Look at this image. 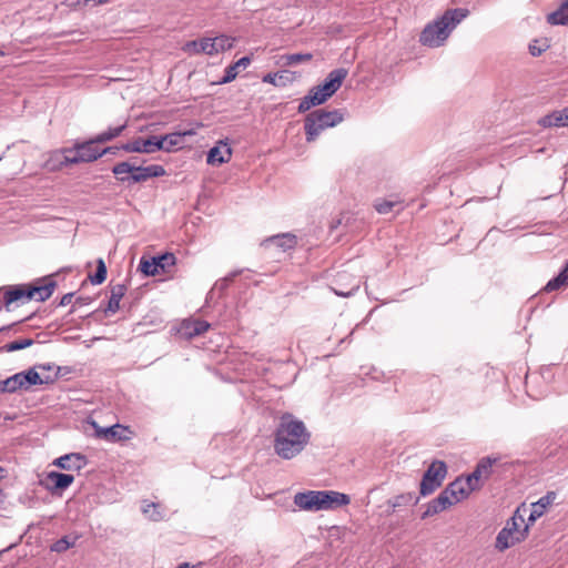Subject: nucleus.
I'll use <instances>...</instances> for the list:
<instances>
[{"mask_svg": "<svg viewBox=\"0 0 568 568\" xmlns=\"http://www.w3.org/2000/svg\"><path fill=\"white\" fill-rule=\"evenodd\" d=\"M399 203L396 201H381L375 203V209L379 214H387L392 212V210L398 205Z\"/></svg>", "mask_w": 568, "mask_h": 568, "instance_id": "a19ab883", "label": "nucleus"}, {"mask_svg": "<svg viewBox=\"0 0 568 568\" xmlns=\"http://www.w3.org/2000/svg\"><path fill=\"white\" fill-rule=\"evenodd\" d=\"M538 123L544 128L550 126H568V108L559 111H554L550 114L542 116Z\"/></svg>", "mask_w": 568, "mask_h": 568, "instance_id": "5701e85b", "label": "nucleus"}, {"mask_svg": "<svg viewBox=\"0 0 568 568\" xmlns=\"http://www.w3.org/2000/svg\"><path fill=\"white\" fill-rule=\"evenodd\" d=\"M99 437L110 442L129 440L131 439L132 432L129 427L115 424L113 426L101 428L97 430Z\"/></svg>", "mask_w": 568, "mask_h": 568, "instance_id": "aec40b11", "label": "nucleus"}, {"mask_svg": "<svg viewBox=\"0 0 568 568\" xmlns=\"http://www.w3.org/2000/svg\"><path fill=\"white\" fill-rule=\"evenodd\" d=\"M176 568H195V566H192L189 562H183L179 565Z\"/></svg>", "mask_w": 568, "mask_h": 568, "instance_id": "864d4df0", "label": "nucleus"}, {"mask_svg": "<svg viewBox=\"0 0 568 568\" xmlns=\"http://www.w3.org/2000/svg\"><path fill=\"white\" fill-rule=\"evenodd\" d=\"M261 245L265 248L275 246L282 252H287L296 247L297 237L293 233H281L265 239Z\"/></svg>", "mask_w": 568, "mask_h": 568, "instance_id": "f8f14e48", "label": "nucleus"}, {"mask_svg": "<svg viewBox=\"0 0 568 568\" xmlns=\"http://www.w3.org/2000/svg\"><path fill=\"white\" fill-rule=\"evenodd\" d=\"M556 497H557L556 493L549 491L545 496H542L538 501L532 503L531 510H530V514L528 517V521L534 523L539 517H541L544 515V513L546 511L547 507L550 506L555 501Z\"/></svg>", "mask_w": 568, "mask_h": 568, "instance_id": "412c9836", "label": "nucleus"}, {"mask_svg": "<svg viewBox=\"0 0 568 568\" xmlns=\"http://www.w3.org/2000/svg\"><path fill=\"white\" fill-rule=\"evenodd\" d=\"M550 44L548 39H535L529 43V53L532 57L541 55L547 49H549Z\"/></svg>", "mask_w": 568, "mask_h": 568, "instance_id": "c9c22d12", "label": "nucleus"}, {"mask_svg": "<svg viewBox=\"0 0 568 568\" xmlns=\"http://www.w3.org/2000/svg\"><path fill=\"white\" fill-rule=\"evenodd\" d=\"M200 51L207 55L217 54L215 42L213 38H201Z\"/></svg>", "mask_w": 568, "mask_h": 568, "instance_id": "ea45409f", "label": "nucleus"}, {"mask_svg": "<svg viewBox=\"0 0 568 568\" xmlns=\"http://www.w3.org/2000/svg\"><path fill=\"white\" fill-rule=\"evenodd\" d=\"M313 55L311 53H291L281 57L284 65H296L303 62L311 61Z\"/></svg>", "mask_w": 568, "mask_h": 568, "instance_id": "f704fd0d", "label": "nucleus"}, {"mask_svg": "<svg viewBox=\"0 0 568 568\" xmlns=\"http://www.w3.org/2000/svg\"><path fill=\"white\" fill-rule=\"evenodd\" d=\"M36 293V283H29L24 285L9 286L2 293L0 297V304L3 305L8 311L12 304H24L32 300Z\"/></svg>", "mask_w": 568, "mask_h": 568, "instance_id": "9d476101", "label": "nucleus"}, {"mask_svg": "<svg viewBox=\"0 0 568 568\" xmlns=\"http://www.w3.org/2000/svg\"><path fill=\"white\" fill-rule=\"evenodd\" d=\"M32 385H36V366H31L26 372L17 373L4 381H0V393L27 390Z\"/></svg>", "mask_w": 568, "mask_h": 568, "instance_id": "1a4fd4ad", "label": "nucleus"}, {"mask_svg": "<svg viewBox=\"0 0 568 568\" xmlns=\"http://www.w3.org/2000/svg\"><path fill=\"white\" fill-rule=\"evenodd\" d=\"M161 142L158 143V136L152 135L146 140L138 139L133 142L125 143L122 149L126 152L153 153L160 150Z\"/></svg>", "mask_w": 568, "mask_h": 568, "instance_id": "a211bd4d", "label": "nucleus"}, {"mask_svg": "<svg viewBox=\"0 0 568 568\" xmlns=\"http://www.w3.org/2000/svg\"><path fill=\"white\" fill-rule=\"evenodd\" d=\"M175 263L176 258L172 253H164L159 256H154L151 258L142 257L139 264L140 271L146 276H154L159 274V263L160 262Z\"/></svg>", "mask_w": 568, "mask_h": 568, "instance_id": "4468645a", "label": "nucleus"}, {"mask_svg": "<svg viewBox=\"0 0 568 568\" xmlns=\"http://www.w3.org/2000/svg\"><path fill=\"white\" fill-rule=\"evenodd\" d=\"M414 500V494L405 493L390 498L387 501L389 507L388 514H393L397 508L409 505Z\"/></svg>", "mask_w": 568, "mask_h": 568, "instance_id": "473e14b6", "label": "nucleus"}, {"mask_svg": "<svg viewBox=\"0 0 568 568\" xmlns=\"http://www.w3.org/2000/svg\"><path fill=\"white\" fill-rule=\"evenodd\" d=\"M175 263H168V262H160L159 263V272L160 271H165L166 268L173 266Z\"/></svg>", "mask_w": 568, "mask_h": 568, "instance_id": "8fccbe9b", "label": "nucleus"}, {"mask_svg": "<svg viewBox=\"0 0 568 568\" xmlns=\"http://www.w3.org/2000/svg\"><path fill=\"white\" fill-rule=\"evenodd\" d=\"M106 278V266L102 258L98 260L97 271L94 275L90 276V281L92 284L99 285L103 283Z\"/></svg>", "mask_w": 568, "mask_h": 568, "instance_id": "58836bf2", "label": "nucleus"}, {"mask_svg": "<svg viewBox=\"0 0 568 568\" xmlns=\"http://www.w3.org/2000/svg\"><path fill=\"white\" fill-rule=\"evenodd\" d=\"M192 131L186 132H174L169 133L163 136H158V143L161 142L160 150H164L166 152H171L173 149L180 146L183 142V138L185 135H191Z\"/></svg>", "mask_w": 568, "mask_h": 568, "instance_id": "b1692460", "label": "nucleus"}, {"mask_svg": "<svg viewBox=\"0 0 568 568\" xmlns=\"http://www.w3.org/2000/svg\"><path fill=\"white\" fill-rule=\"evenodd\" d=\"M251 63V59L248 57H243L241 59H239L235 63L229 65L226 69H225V74L224 77L222 78V80L220 81V83H229V82H232L237 73H239V69H246Z\"/></svg>", "mask_w": 568, "mask_h": 568, "instance_id": "a878e982", "label": "nucleus"}, {"mask_svg": "<svg viewBox=\"0 0 568 568\" xmlns=\"http://www.w3.org/2000/svg\"><path fill=\"white\" fill-rule=\"evenodd\" d=\"M213 39L215 42V48H216L217 54L232 49L234 45V41H235L234 38H232L230 36H225V34L217 36Z\"/></svg>", "mask_w": 568, "mask_h": 568, "instance_id": "4c0bfd02", "label": "nucleus"}, {"mask_svg": "<svg viewBox=\"0 0 568 568\" xmlns=\"http://www.w3.org/2000/svg\"><path fill=\"white\" fill-rule=\"evenodd\" d=\"M358 287H359V283H358V282H356V283L353 285V287H352L348 292L335 291V293H336V295H338V296H344V297H346V296L352 295L354 292H356V291L358 290Z\"/></svg>", "mask_w": 568, "mask_h": 568, "instance_id": "de8ad7c7", "label": "nucleus"}, {"mask_svg": "<svg viewBox=\"0 0 568 568\" xmlns=\"http://www.w3.org/2000/svg\"><path fill=\"white\" fill-rule=\"evenodd\" d=\"M32 344H33V339L23 338V339L11 342L10 344L7 345V349L9 352L19 351V349H23L28 346H31Z\"/></svg>", "mask_w": 568, "mask_h": 568, "instance_id": "37998d69", "label": "nucleus"}, {"mask_svg": "<svg viewBox=\"0 0 568 568\" xmlns=\"http://www.w3.org/2000/svg\"><path fill=\"white\" fill-rule=\"evenodd\" d=\"M3 499H4V493L2 489H0V504L3 503Z\"/></svg>", "mask_w": 568, "mask_h": 568, "instance_id": "5fc2aeb1", "label": "nucleus"}, {"mask_svg": "<svg viewBox=\"0 0 568 568\" xmlns=\"http://www.w3.org/2000/svg\"><path fill=\"white\" fill-rule=\"evenodd\" d=\"M567 285H568V262L566 263L565 267L560 271V273L547 283V285L545 286V290L547 292H551V291L559 290Z\"/></svg>", "mask_w": 568, "mask_h": 568, "instance_id": "7c9ffc66", "label": "nucleus"}, {"mask_svg": "<svg viewBox=\"0 0 568 568\" xmlns=\"http://www.w3.org/2000/svg\"><path fill=\"white\" fill-rule=\"evenodd\" d=\"M347 74L348 72L344 68L332 70L322 84L311 89L308 94L301 100L298 112L304 113L311 108L326 102L333 94L337 92Z\"/></svg>", "mask_w": 568, "mask_h": 568, "instance_id": "20e7f679", "label": "nucleus"}, {"mask_svg": "<svg viewBox=\"0 0 568 568\" xmlns=\"http://www.w3.org/2000/svg\"><path fill=\"white\" fill-rule=\"evenodd\" d=\"M469 14L465 8L446 10L439 18L427 23L419 36V42L429 48L442 47L456 27Z\"/></svg>", "mask_w": 568, "mask_h": 568, "instance_id": "f03ea898", "label": "nucleus"}, {"mask_svg": "<svg viewBox=\"0 0 568 568\" xmlns=\"http://www.w3.org/2000/svg\"><path fill=\"white\" fill-rule=\"evenodd\" d=\"M310 433L305 424L292 414L280 417L274 433V450L283 459H292L308 444Z\"/></svg>", "mask_w": 568, "mask_h": 568, "instance_id": "f257e3e1", "label": "nucleus"}, {"mask_svg": "<svg viewBox=\"0 0 568 568\" xmlns=\"http://www.w3.org/2000/svg\"><path fill=\"white\" fill-rule=\"evenodd\" d=\"M343 120L344 114L339 110L320 109L308 113L304 120L306 141H315L324 130L338 125Z\"/></svg>", "mask_w": 568, "mask_h": 568, "instance_id": "39448f33", "label": "nucleus"}, {"mask_svg": "<svg viewBox=\"0 0 568 568\" xmlns=\"http://www.w3.org/2000/svg\"><path fill=\"white\" fill-rule=\"evenodd\" d=\"M72 297H73V293H68V294H64L60 302H59V306H67L71 303L72 301Z\"/></svg>", "mask_w": 568, "mask_h": 568, "instance_id": "09e8293b", "label": "nucleus"}, {"mask_svg": "<svg viewBox=\"0 0 568 568\" xmlns=\"http://www.w3.org/2000/svg\"><path fill=\"white\" fill-rule=\"evenodd\" d=\"M548 23L552 26H567L568 24V0L554 12L549 13L547 17Z\"/></svg>", "mask_w": 568, "mask_h": 568, "instance_id": "cd10ccee", "label": "nucleus"}, {"mask_svg": "<svg viewBox=\"0 0 568 568\" xmlns=\"http://www.w3.org/2000/svg\"><path fill=\"white\" fill-rule=\"evenodd\" d=\"M64 4L70 9L80 10L90 4V0H64Z\"/></svg>", "mask_w": 568, "mask_h": 568, "instance_id": "a18cd8bd", "label": "nucleus"}, {"mask_svg": "<svg viewBox=\"0 0 568 568\" xmlns=\"http://www.w3.org/2000/svg\"><path fill=\"white\" fill-rule=\"evenodd\" d=\"M3 474H4V469L2 467H0V478L3 477Z\"/></svg>", "mask_w": 568, "mask_h": 568, "instance_id": "6e6d98bb", "label": "nucleus"}, {"mask_svg": "<svg viewBox=\"0 0 568 568\" xmlns=\"http://www.w3.org/2000/svg\"><path fill=\"white\" fill-rule=\"evenodd\" d=\"M519 509L513 516V518L507 523L510 524V528H513V535L518 536L523 530H520V526L525 523L523 516L518 515Z\"/></svg>", "mask_w": 568, "mask_h": 568, "instance_id": "79ce46f5", "label": "nucleus"}, {"mask_svg": "<svg viewBox=\"0 0 568 568\" xmlns=\"http://www.w3.org/2000/svg\"><path fill=\"white\" fill-rule=\"evenodd\" d=\"M3 54H4L3 51L0 50V57L3 55Z\"/></svg>", "mask_w": 568, "mask_h": 568, "instance_id": "4d7b16f0", "label": "nucleus"}, {"mask_svg": "<svg viewBox=\"0 0 568 568\" xmlns=\"http://www.w3.org/2000/svg\"><path fill=\"white\" fill-rule=\"evenodd\" d=\"M200 43H201V39L199 40H192V41H187L183 47H182V50L186 53H189L190 55H195V54H201L202 51H200Z\"/></svg>", "mask_w": 568, "mask_h": 568, "instance_id": "c03bdc74", "label": "nucleus"}, {"mask_svg": "<svg viewBox=\"0 0 568 568\" xmlns=\"http://www.w3.org/2000/svg\"><path fill=\"white\" fill-rule=\"evenodd\" d=\"M497 462L496 458L486 457L483 458L476 466L475 470L468 476L471 477L475 486L480 488L485 480H487L493 474V466Z\"/></svg>", "mask_w": 568, "mask_h": 568, "instance_id": "f3484780", "label": "nucleus"}, {"mask_svg": "<svg viewBox=\"0 0 568 568\" xmlns=\"http://www.w3.org/2000/svg\"><path fill=\"white\" fill-rule=\"evenodd\" d=\"M47 486L54 490H63L68 488L73 481L74 476L71 474H62L57 471H50L47 475Z\"/></svg>", "mask_w": 568, "mask_h": 568, "instance_id": "4be33fe9", "label": "nucleus"}, {"mask_svg": "<svg viewBox=\"0 0 568 568\" xmlns=\"http://www.w3.org/2000/svg\"><path fill=\"white\" fill-rule=\"evenodd\" d=\"M125 128H126V123H123L118 126H111L106 131H103V132L99 133L98 135H95L93 139L97 143H105V142L112 141L113 139L121 135V133L124 131Z\"/></svg>", "mask_w": 568, "mask_h": 568, "instance_id": "2f4dec72", "label": "nucleus"}, {"mask_svg": "<svg viewBox=\"0 0 568 568\" xmlns=\"http://www.w3.org/2000/svg\"><path fill=\"white\" fill-rule=\"evenodd\" d=\"M528 531V524L525 525L523 532H520L518 536L513 535V528H510V524H507L506 527H504L496 537V548L499 551H504L508 549L509 547L514 546L516 542H519L523 540Z\"/></svg>", "mask_w": 568, "mask_h": 568, "instance_id": "ddd939ff", "label": "nucleus"}, {"mask_svg": "<svg viewBox=\"0 0 568 568\" xmlns=\"http://www.w3.org/2000/svg\"><path fill=\"white\" fill-rule=\"evenodd\" d=\"M210 327V324L202 320H192L184 324L185 334L189 337L201 335L205 333Z\"/></svg>", "mask_w": 568, "mask_h": 568, "instance_id": "c756f323", "label": "nucleus"}, {"mask_svg": "<svg viewBox=\"0 0 568 568\" xmlns=\"http://www.w3.org/2000/svg\"><path fill=\"white\" fill-rule=\"evenodd\" d=\"M109 1L110 0H90V3H92L93 6H102V4H105Z\"/></svg>", "mask_w": 568, "mask_h": 568, "instance_id": "603ef678", "label": "nucleus"}, {"mask_svg": "<svg viewBox=\"0 0 568 568\" xmlns=\"http://www.w3.org/2000/svg\"><path fill=\"white\" fill-rule=\"evenodd\" d=\"M90 302H91L90 297H78L75 300V304H79V305L89 304Z\"/></svg>", "mask_w": 568, "mask_h": 568, "instance_id": "3c124183", "label": "nucleus"}, {"mask_svg": "<svg viewBox=\"0 0 568 568\" xmlns=\"http://www.w3.org/2000/svg\"><path fill=\"white\" fill-rule=\"evenodd\" d=\"M57 282L52 276H44L38 280V301L48 300L54 292Z\"/></svg>", "mask_w": 568, "mask_h": 568, "instance_id": "393cba45", "label": "nucleus"}, {"mask_svg": "<svg viewBox=\"0 0 568 568\" xmlns=\"http://www.w3.org/2000/svg\"><path fill=\"white\" fill-rule=\"evenodd\" d=\"M348 495L334 490H307L294 496V504L303 510L318 511L348 505Z\"/></svg>", "mask_w": 568, "mask_h": 568, "instance_id": "7ed1b4c3", "label": "nucleus"}, {"mask_svg": "<svg viewBox=\"0 0 568 568\" xmlns=\"http://www.w3.org/2000/svg\"><path fill=\"white\" fill-rule=\"evenodd\" d=\"M447 475V466L442 460H434L420 481V495L428 496L442 486Z\"/></svg>", "mask_w": 568, "mask_h": 568, "instance_id": "6e6552de", "label": "nucleus"}, {"mask_svg": "<svg viewBox=\"0 0 568 568\" xmlns=\"http://www.w3.org/2000/svg\"><path fill=\"white\" fill-rule=\"evenodd\" d=\"M97 142L94 139L89 141L77 143L72 148H65L62 150V164H78L83 162H93L104 155L105 153L111 152L112 148H105L100 150L94 146Z\"/></svg>", "mask_w": 568, "mask_h": 568, "instance_id": "0eeeda50", "label": "nucleus"}, {"mask_svg": "<svg viewBox=\"0 0 568 568\" xmlns=\"http://www.w3.org/2000/svg\"><path fill=\"white\" fill-rule=\"evenodd\" d=\"M126 292V287L123 284H116L111 287V295L108 303L106 312L115 313L120 308V302Z\"/></svg>", "mask_w": 568, "mask_h": 568, "instance_id": "bb28decb", "label": "nucleus"}, {"mask_svg": "<svg viewBox=\"0 0 568 568\" xmlns=\"http://www.w3.org/2000/svg\"><path fill=\"white\" fill-rule=\"evenodd\" d=\"M53 464L68 471H80L88 464L87 457L80 453H71L57 458Z\"/></svg>", "mask_w": 568, "mask_h": 568, "instance_id": "2eb2a0df", "label": "nucleus"}, {"mask_svg": "<svg viewBox=\"0 0 568 568\" xmlns=\"http://www.w3.org/2000/svg\"><path fill=\"white\" fill-rule=\"evenodd\" d=\"M231 156L232 149L230 145L220 141L209 151L206 162L211 165H221L223 163H227L231 160Z\"/></svg>", "mask_w": 568, "mask_h": 568, "instance_id": "6ab92c4d", "label": "nucleus"}, {"mask_svg": "<svg viewBox=\"0 0 568 568\" xmlns=\"http://www.w3.org/2000/svg\"><path fill=\"white\" fill-rule=\"evenodd\" d=\"M112 173L122 183H140L151 178H160L165 175V169L159 164L149 166H138L130 162H120L112 168Z\"/></svg>", "mask_w": 568, "mask_h": 568, "instance_id": "423d86ee", "label": "nucleus"}, {"mask_svg": "<svg viewBox=\"0 0 568 568\" xmlns=\"http://www.w3.org/2000/svg\"><path fill=\"white\" fill-rule=\"evenodd\" d=\"M38 369H40V372H38V384H51L57 379L60 367L54 365H40Z\"/></svg>", "mask_w": 568, "mask_h": 568, "instance_id": "c85d7f7f", "label": "nucleus"}, {"mask_svg": "<svg viewBox=\"0 0 568 568\" xmlns=\"http://www.w3.org/2000/svg\"><path fill=\"white\" fill-rule=\"evenodd\" d=\"M453 505H455V503L452 500V497L448 495L447 490L444 489L436 498H434L427 504V507L423 513L422 518L425 519L434 515H437Z\"/></svg>", "mask_w": 568, "mask_h": 568, "instance_id": "dca6fc26", "label": "nucleus"}, {"mask_svg": "<svg viewBox=\"0 0 568 568\" xmlns=\"http://www.w3.org/2000/svg\"><path fill=\"white\" fill-rule=\"evenodd\" d=\"M160 508L161 507L159 504L149 503L142 507V511L149 519L158 521L164 517V514L160 510Z\"/></svg>", "mask_w": 568, "mask_h": 568, "instance_id": "e433bc0d", "label": "nucleus"}, {"mask_svg": "<svg viewBox=\"0 0 568 568\" xmlns=\"http://www.w3.org/2000/svg\"><path fill=\"white\" fill-rule=\"evenodd\" d=\"M79 539L78 535L64 536L50 546L51 551L63 552L73 547Z\"/></svg>", "mask_w": 568, "mask_h": 568, "instance_id": "72a5a7b5", "label": "nucleus"}, {"mask_svg": "<svg viewBox=\"0 0 568 568\" xmlns=\"http://www.w3.org/2000/svg\"><path fill=\"white\" fill-rule=\"evenodd\" d=\"M448 495L452 497V500L457 504L464 499H466L471 491L479 489L473 483L471 477L467 476L466 478L458 477L453 483L448 484L445 488Z\"/></svg>", "mask_w": 568, "mask_h": 568, "instance_id": "9b49d317", "label": "nucleus"}, {"mask_svg": "<svg viewBox=\"0 0 568 568\" xmlns=\"http://www.w3.org/2000/svg\"><path fill=\"white\" fill-rule=\"evenodd\" d=\"M283 75L280 74V73H275V74H266L264 78H263V81L264 82H267V83H272V84H277V79H282Z\"/></svg>", "mask_w": 568, "mask_h": 568, "instance_id": "49530a36", "label": "nucleus"}]
</instances>
